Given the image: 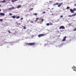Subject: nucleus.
<instances>
[{
	"mask_svg": "<svg viewBox=\"0 0 76 76\" xmlns=\"http://www.w3.org/2000/svg\"><path fill=\"white\" fill-rule=\"evenodd\" d=\"M49 25L50 26H53V23L51 22L49 23Z\"/></svg>",
	"mask_w": 76,
	"mask_h": 76,
	"instance_id": "obj_11",
	"label": "nucleus"
},
{
	"mask_svg": "<svg viewBox=\"0 0 76 76\" xmlns=\"http://www.w3.org/2000/svg\"><path fill=\"white\" fill-rule=\"evenodd\" d=\"M9 15H10V16H12V13H10L9 14Z\"/></svg>",
	"mask_w": 76,
	"mask_h": 76,
	"instance_id": "obj_28",
	"label": "nucleus"
},
{
	"mask_svg": "<svg viewBox=\"0 0 76 76\" xmlns=\"http://www.w3.org/2000/svg\"><path fill=\"white\" fill-rule=\"evenodd\" d=\"M74 6H76V4H75L74 5Z\"/></svg>",
	"mask_w": 76,
	"mask_h": 76,
	"instance_id": "obj_34",
	"label": "nucleus"
},
{
	"mask_svg": "<svg viewBox=\"0 0 76 76\" xmlns=\"http://www.w3.org/2000/svg\"><path fill=\"white\" fill-rule=\"evenodd\" d=\"M31 23H34L33 21H31Z\"/></svg>",
	"mask_w": 76,
	"mask_h": 76,
	"instance_id": "obj_35",
	"label": "nucleus"
},
{
	"mask_svg": "<svg viewBox=\"0 0 76 76\" xmlns=\"http://www.w3.org/2000/svg\"><path fill=\"white\" fill-rule=\"evenodd\" d=\"M1 7V5H0V7Z\"/></svg>",
	"mask_w": 76,
	"mask_h": 76,
	"instance_id": "obj_42",
	"label": "nucleus"
},
{
	"mask_svg": "<svg viewBox=\"0 0 76 76\" xmlns=\"http://www.w3.org/2000/svg\"><path fill=\"white\" fill-rule=\"evenodd\" d=\"M70 12H71L72 13H73L74 12V11L73 9H70Z\"/></svg>",
	"mask_w": 76,
	"mask_h": 76,
	"instance_id": "obj_5",
	"label": "nucleus"
},
{
	"mask_svg": "<svg viewBox=\"0 0 76 76\" xmlns=\"http://www.w3.org/2000/svg\"><path fill=\"white\" fill-rule=\"evenodd\" d=\"M15 9V8L13 7H12V8H8V10H12L13 9Z\"/></svg>",
	"mask_w": 76,
	"mask_h": 76,
	"instance_id": "obj_6",
	"label": "nucleus"
},
{
	"mask_svg": "<svg viewBox=\"0 0 76 76\" xmlns=\"http://www.w3.org/2000/svg\"><path fill=\"white\" fill-rule=\"evenodd\" d=\"M2 1H0V3H2Z\"/></svg>",
	"mask_w": 76,
	"mask_h": 76,
	"instance_id": "obj_38",
	"label": "nucleus"
},
{
	"mask_svg": "<svg viewBox=\"0 0 76 76\" xmlns=\"http://www.w3.org/2000/svg\"><path fill=\"white\" fill-rule=\"evenodd\" d=\"M16 1V0H12V2H14Z\"/></svg>",
	"mask_w": 76,
	"mask_h": 76,
	"instance_id": "obj_13",
	"label": "nucleus"
},
{
	"mask_svg": "<svg viewBox=\"0 0 76 76\" xmlns=\"http://www.w3.org/2000/svg\"><path fill=\"white\" fill-rule=\"evenodd\" d=\"M19 0H15V1H18Z\"/></svg>",
	"mask_w": 76,
	"mask_h": 76,
	"instance_id": "obj_41",
	"label": "nucleus"
},
{
	"mask_svg": "<svg viewBox=\"0 0 76 76\" xmlns=\"http://www.w3.org/2000/svg\"><path fill=\"white\" fill-rule=\"evenodd\" d=\"M63 4L62 3H61L60 4L58 5V7H60L61 5H62Z\"/></svg>",
	"mask_w": 76,
	"mask_h": 76,
	"instance_id": "obj_10",
	"label": "nucleus"
},
{
	"mask_svg": "<svg viewBox=\"0 0 76 76\" xmlns=\"http://www.w3.org/2000/svg\"><path fill=\"white\" fill-rule=\"evenodd\" d=\"M52 15H53V14H52Z\"/></svg>",
	"mask_w": 76,
	"mask_h": 76,
	"instance_id": "obj_44",
	"label": "nucleus"
},
{
	"mask_svg": "<svg viewBox=\"0 0 76 76\" xmlns=\"http://www.w3.org/2000/svg\"><path fill=\"white\" fill-rule=\"evenodd\" d=\"M37 20H35V22H37Z\"/></svg>",
	"mask_w": 76,
	"mask_h": 76,
	"instance_id": "obj_39",
	"label": "nucleus"
},
{
	"mask_svg": "<svg viewBox=\"0 0 76 76\" xmlns=\"http://www.w3.org/2000/svg\"><path fill=\"white\" fill-rule=\"evenodd\" d=\"M56 5V4H54L53 5L54 6Z\"/></svg>",
	"mask_w": 76,
	"mask_h": 76,
	"instance_id": "obj_40",
	"label": "nucleus"
},
{
	"mask_svg": "<svg viewBox=\"0 0 76 76\" xmlns=\"http://www.w3.org/2000/svg\"><path fill=\"white\" fill-rule=\"evenodd\" d=\"M58 4H59V3H56V4L57 5H58Z\"/></svg>",
	"mask_w": 76,
	"mask_h": 76,
	"instance_id": "obj_30",
	"label": "nucleus"
},
{
	"mask_svg": "<svg viewBox=\"0 0 76 76\" xmlns=\"http://www.w3.org/2000/svg\"><path fill=\"white\" fill-rule=\"evenodd\" d=\"M0 15L1 16H5V15L4 13H0Z\"/></svg>",
	"mask_w": 76,
	"mask_h": 76,
	"instance_id": "obj_7",
	"label": "nucleus"
},
{
	"mask_svg": "<svg viewBox=\"0 0 76 76\" xmlns=\"http://www.w3.org/2000/svg\"><path fill=\"white\" fill-rule=\"evenodd\" d=\"M11 17L13 19H15V18H16V17L15 15H13Z\"/></svg>",
	"mask_w": 76,
	"mask_h": 76,
	"instance_id": "obj_12",
	"label": "nucleus"
},
{
	"mask_svg": "<svg viewBox=\"0 0 76 76\" xmlns=\"http://www.w3.org/2000/svg\"><path fill=\"white\" fill-rule=\"evenodd\" d=\"M19 18H20V17H19V16L16 17V19H19Z\"/></svg>",
	"mask_w": 76,
	"mask_h": 76,
	"instance_id": "obj_15",
	"label": "nucleus"
},
{
	"mask_svg": "<svg viewBox=\"0 0 76 76\" xmlns=\"http://www.w3.org/2000/svg\"><path fill=\"white\" fill-rule=\"evenodd\" d=\"M23 29L25 30L26 29V26H23Z\"/></svg>",
	"mask_w": 76,
	"mask_h": 76,
	"instance_id": "obj_18",
	"label": "nucleus"
},
{
	"mask_svg": "<svg viewBox=\"0 0 76 76\" xmlns=\"http://www.w3.org/2000/svg\"><path fill=\"white\" fill-rule=\"evenodd\" d=\"M44 14H45L46 13V12H42Z\"/></svg>",
	"mask_w": 76,
	"mask_h": 76,
	"instance_id": "obj_33",
	"label": "nucleus"
},
{
	"mask_svg": "<svg viewBox=\"0 0 76 76\" xmlns=\"http://www.w3.org/2000/svg\"><path fill=\"white\" fill-rule=\"evenodd\" d=\"M21 7V5H18L17 7V8H20Z\"/></svg>",
	"mask_w": 76,
	"mask_h": 76,
	"instance_id": "obj_14",
	"label": "nucleus"
},
{
	"mask_svg": "<svg viewBox=\"0 0 76 76\" xmlns=\"http://www.w3.org/2000/svg\"><path fill=\"white\" fill-rule=\"evenodd\" d=\"M23 18H20V20H23Z\"/></svg>",
	"mask_w": 76,
	"mask_h": 76,
	"instance_id": "obj_32",
	"label": "nucleus"
},
{
	"mask_svg": "<svg viewBox=\"0 0 76 76\" xmlns=\"http://www.w3.org/2000/svg\"><path fill=\"white\" fill-rule=\"evenodd\" d=\"M39 20H40V22H42L44 21L43 19H42L41 20V18H40V19H39Z\"/></svg>",
	"mask_w": 76,
	"mask_h": 76,
	"instance_id": "obj_8",
	"label": "nucleus"
},
{
	"mask_svg": "<svg viewBox=\"0 0 76 76\" xmlns=\"http://www.w3.org/2000/svg\"><path fill=\"white\" fill-rule=\"evenodd\" d=\"M34 9L33 8H31V9H29V10H30V11H31V10H33Z\"/></svg>",
	"mask_w": 76,
	"mask_h": 76,
	"instance_id": "obj_21",
	"label": "nucleus"
},
{
	"mask_svg": "<svg viewBox=\"0 0 76 76\" xmlns=\"http://www.w3.org/2000/svg\"><path fill=\"white\" fill-rule=\"evenodd\" d=\"M70 25H72V24L71 23H69V26Z\"/></svg>",
	"mask_w": 76,
	"mask_h": 76,
	"instance_id": "obj_36",
	"label": "nucleus"
},
{
	"mask_svg": "<svg viewBox=\"0 0 76 76\" xmlns=\"http://www.w3.org/2000/svg\"><path fill=\"white\" fill-rule=\"evenodd\" d=\"M66 36H65V37H64V39H66Z\"/></svg>",
	"mask_w": 76,
	"mask_h": 76,
	"instance_id": "obj_37",
	"label": "nucleus"
},
{
	"mask_svg": "<svg viewBox=\"0 0 76 76\" xmlns=\"http://www.w3.org/2000/svg\"><path fill=\"white\" fill-rule=\"evenodd\" d=\"M45 36V34H39L38 35V37H42Z\"/></svg>",
	"mask_w": 76,
	"mask_h": 76,
	"instance_id": "obj_2",
	"label": "nucleus"
},
{
	"mask_svg": "<svg viewBox=\"0 0 76 76\" xmlns=\"http://www.w3.org/2000/svg\"><path fill=\"white\" fill-rule=\"evenodd\" d=\"M8 32L10 34L11 33L10 31V30H8Z\"/></svg>",
	"mask_w": 76,
	"mask_h": 76,
	"instance_id": "obj_26",
	"label": "nucleus"
},
{
	"mask_svg": "<svg viewBox=\"0 0 76 76\" xmlns=\"http://www.w3.org/2000/svg\"><path fill=\"white\" fill-rule=\"evenodd\" d=\"M3 20L2 19H0V22H3Z\"/></svg>",
	"mask_w": 76,
	"mask_h": 76,
	"instance_id": "obj_23",
	"label": "nucleus"
},
{
	"mask_svg": "<svg viewBox=\"0 0 76 76\" xmlns=\"http://www.w3.org/2000/svg\"><path fill=\"white\" fill-rule=\"evenodd\" d=\"M66 40V39L65 38L63 39L62 40L63 41H64Z\"/></svg>",
	"mask_w": 76,
	"mask_h": 76,
	"instance_id": "obj_24",
	"label": "nucleus"
},
{
	"mask_svg": "<svg viewBox=\"0 0 76 76\" xmlns=\"http://www.w3.org/2000/svg\"><path fill=\"white\" fill-rule=\"evenodd\" d=\"M73 10L74 11H76V8H74V9H73Z\"/></svg>",
	"mask_w": 76,
	"mask_h": 76,
	"instance_id": "obj_25",
	"label": "nucleus"
},
{
	"mask_svg": "<svg viewBox=\"0 0 76 76\" xmlns=\"http://www.w3.org/2000/svg\"><path fill=\"white\" fill-rule=\"evenodd\" d=\"M34 15L37 16V13H35L34 14Z\"/></svg>",
	"mask_w": 76,
	"mask_h": 76,
	"instance_id": "obj_19",
	"label": "nucleus"
},
{
	"mask_svg": "<svg viewBox=\"0 0 76 76\" xmlns=\"http://www.w3.org/2000/svg\"><path fill=\"white\" fill-rule=\"evenodd\" d=\"M68 17H73V16H72V15H68Z\"/></svg>",
	"mask_w": 76,
	"mask_h": 76,
	"instance_id": "obj_17",
	"label": "nucleus"
},
{
	"mask_svg": "<svg viewBox=\"0 0 76 76\" xmlns=\"http://www.w3.org/2000/svg\"><path fill=\"white\" fill-rule=\"evenodd\" d=\"M74 31H76V28L74 29Z\"/></svg>",
	"mask_w": 76,
	"mask_h": 76,
	"instance_id": "obj_31",
	"label": "nucleus"
},
{
	"mask_svg": "<svg viewBox=\"0 0 76 76\" xmlns=\"http://www.w3.org/2000/svg\"><path fill=\"white\" fill-rule=\"evenodd\" d=\"M47 26H49L50 25L49 23H48L46 24Z\"/></svg>",
	"mask_w": 76,
	"mask_h": 76,
	"instance_id": "obj_22",
	"label": "nucleus"
},
{
	"mask_svg": "<svg viewBox=\"0 0 76 76\" xmlns=\"http://www.w3.org/2000/svg\"><path fill=\"white\" fill-rule=\"evenodd\" d=\"M6 1L5 0H4L2 1V2L3 3H5V2H6Z\"/></svg>",
	"mask_w": 76,
	"mask_h": 76,
	"instance_id": "obj_16",
	"label": "nucleus"
},
{
	"mask_svg": "<svg viewBox=\"0 0 76 76\" xmlns=\"http://www.w3.org/2000/svg\"><path fill=\"white\" fill-rule=\"evenodd\" d=\"M1 9H0V11H1Z\"/></svg>",
	"mask_w": 76,
	"mask_h": 76,
	"instance_id": "obj_43",
	"label": "nucleus"
},
{
	"mask_svg": "<svg viewBox=\"0 0 76 76\" xmlns=\"http://www.w3.org/2000/svg\"><path fill=\"white\" fill-rule=\"evenodd\" d=\"M60 17H61V18H63V15H61V16H60Z\"/></svg>",
	"mask_w": 76,
	"mask_h": 76,
	"instance_id": "obj_29",
	"label": "nucleus"
},
{
	"mask_svg": "<svg viewBox=\"0 0 76 76\" xmlns=\"http://www.w3.org/2000/svg\"><path fill=\"white\" fill-rule=\"evenodd\" d=\"M72 16L73 17H74L75 16H76V13H74V14H72Z\"/></svg>",
	"mask_w": 76,
	"mask_h": 76,
	"instance_id": "obj_9",
	"label": "nucleus"
},
{
	"mask_svg": "<svg viewBox=\"0 0 76 76\" xmlns=\"http://www.w3.org/2000/svg\"><path fill=\"white\" fill-rule=\"evenodd\" d=\"M36 19L37 20H38V19H39V18H37Z\"/></svg>",
	"mask_w": 76,
	"mask_h": 76,
	"instance_id": "obj_27",
	"label": "nucleus"
},
{
	"mask_svg": "<svg viewBox=\"0 0 76 76\" xmlns=\"http://www.w3.org/2000/svg\"><path fill=\"white\" fill-rule=\"evenodd\" d=\"M59 29H65V28L63 26H60V27H59Z\"/></svg>",
	"mask_w": 76,
	"mask_h": 76,
	"instance_id": "obj_3",
	"label": "nucleus"
},
{
	"mask_svg": "<svg viewBox=\"0 0 76 76\" xmlns=\"http://www.w3.org/2000/svg\"><path fill=\"white\" fill-rule=\"evenodd\" d=\"M36 44V43L35 42L33 43H26V45H35Z\"/></svg>",
	"mask_w": 76,
	"mask_h": 76,
	"instance_id": "obj_1",
	"label": "nucleus"
},
{
	"mask_svg": "<svg viewBox=\"0 0 76 76\" xmlns=\"http://www.w3.org/2000/svg\"><path fill=\"white\" fill-rule=\"evenodd\" d=\"M72 68L74 71H76V68L75 66H73V67H72Z\"/></svg>",
	"mask_w": 76,
	"mask_h": 76,
	"instance_id": "obj_4",
	"label": "nucleus"
},
{
	"mask_svg": "<svg viewBox=\"0 0 76 76\" xmlns=\"http://www.w3.org/2000/svg\"><path fill=\"white\" fill-rule=\"evenodd\" d=\"M70 8V7H67L66 8V9H69Z\"/></svg>",
	"mask_w": 76,
	"mask_h": 76,
	"instance_id": "obj_20",
	"label": "nucleus"
}]
</instances>
